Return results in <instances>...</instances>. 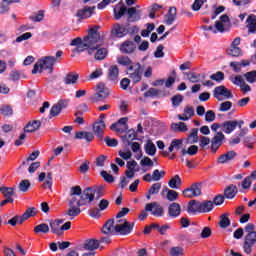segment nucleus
Segmentation results:
<instances>
[{"instance_id":"obj_1","label":"nucleus","mask_w":256,"mask_h":256,"mask_svg":"<svg viewBox=\"0 0 256 256\" xmlns=\"http://www.w3.org/2000/svg\"><path fill=\"white\" fill-rule=\"evenodd\" d=\"M99 26H95L88 31V35L84 38V42L88 45V54L92 55L95 52L96 47H100L102 45L101 36L99 33Z\"/></svg>"},{"instance_id":"obj_2","label":"nucleus","mask_w":256,"mask_h":256,"mask_svg":"<svg viewBox=\"0 0 256 256\" xmlns=\"http://www.w3.org/2000/svg\"><path fill=\"white\" fill-rule=\"evenodd\" d=\"M55 63H57V58H55L54 56H45L37 61V63L34 65L32 73L37 74L43 71L52 73Z\"/></svg>"},{"instance_id":"obj_3","label":"nucleus","mask_w":256,"mask_h":256,"mask_svg":"<svg viewBox=\"0 0 256 256\" xmlns=\"http://www.w3.org/2000/svg\"><path fill=\"white\" fill-rule=\"evenodd\" d=\"M89 196H90V190H84L83 194L80 196L68 197V205L69 206L75 205L78 207L85 206L91 203V199L89 198Z\"/></svg>"},{"instance_id":"obj_4","label":"nucleus","mask_w":256,"mask_h":256,"mask_svg":"<svg viewBox=\"0 0 256 256\" xmlns=\"http://www.w3.org/2000/svg\"><path fill=\"white\" fill-rule=\"evenodd\" d=\"M134 226V222H128L125 219L116 220V234L127 236L132 233Z\"/></svg>"},{"instance_id":"obj_5","label":"nucleus","mask_w":256,"mask_h":256,"mask_svg":"<svg viewBox=\"0 0 256 256\" xmlns=\"http://www.w3.org/2000/svg\"><path fill=\"white\" fill-rule=\"evenodd\" d=\"M128 76L134 83H138L142 79V68L140 63L132 64L128 67Z\"/></svg>"},{"instance_id":"obj_6","label":"nucleus","mask_w":256,"mask_h":256,"mask_svg":"<svg viewBox=\"0 0 256 256\" xmlns=\"http://www.w3.org/2000/svg\"><path fill=\"white\" fill-rule=\"evenodd\" d=\"M256 245V232L247 233L245 242L243 243V252L247 255H251L253 247Z\"/></svg>"},{"instance_id":"obj_7","label":"nucleus","mask_w":256,"mask_h":256,"mask_svg":"<svg viewBox=\"0 0 256 256\" xmlns=\"http://www.w3.org/2000/svg\"><path fill=\"white\" fill-rule=\"evenodd\" d=\"M244 121L243 120H235V121H226L225 123L221 124V130L227 135L232 134L237 127L240 129L243 127Z\"/></svg>"},{"instance_id":"obj_8","label":"nucleus","mask_w":256,"mask_h":256,"mask_svg":"<svg viewBox=\"0 0 256 256\" xmlns=\"http://www.w3.org/2000/svg\"><path fill=\"white\" fill-rule=\"evenodd\" d=\"M214 97L218 101H223L225 99H232L233 94H232L231 90H228L224 85H220L215 88Z\"/></svg>"},{"instance_id":"obj_9","label":"nucleus","mask_w":256,"mask_h":256,"mask_svg":"<svg viewBox=\"0 0 256 256\" xmlns=\"http://www.w3.org/2000/svg\"><path fill=\"white\" fill-rule=\"evenodd\" d=\"M201 194H202V185L199 183L191 185L189 188H186L184 191H182V195H184L186 198H189V199L201 196Z\"/></svg>"},{"instance_id":"obj_10","label":"nucleus","mask_w":256,"mask_h":256,"mask_svg":"<svg viewBox=\"0 0 256 256\" xmlns=\"http://www.w3.org/2000/svg\"><path fill=\"white\" fill-rule=\"evenodd\" d=\"M106 115L104 113L100 114L98 117V120L93 123V132L99 136L102 137L106 128L105 120Z\"/></svg>"},{"instance_id":"obj_11","label":"nucleus","mask_w":256,"mask_h":256,"mask_svg":"<svg viewBox=\"0 0 256 256\" xmlns=\"http://www.w3.org/2000/svg\"><path fill=\"white\" fill-rule=\"evenodd\" d=\"M231 82L235 84L236 86L240 87V91L242 94L246 95L248 92L252 91V88L250 85L246 84L243 76H236L234 78H231Z\"/></svg>"},{"instance_id":"obj_12","label":"nucleus","mask_w":256,"mask_h":256,"mask_svg":"<svg viewBox=\"0 0 256 256\" xmlns=\"http://www.w3.org/2000/svg\"><path fill=\"white\" fill-rule=\"evenodd\" d=\"M126 169L127 170L125 171V175L127 179H133L135 176V173L140 172V166L139 164H137L135 160L128 161L126 164Z\"/></svg>"},{"instance_id":"obj_13","label":"nucleus","mask_w":256,"mask_h":256,"mask_svg":"<svg viewBox=\"0 0 256 256\" xmlns=\"http://www.w3.org/2000/svg\"><path fill=\"white\" fill-rule=\"evenodd\" d=\"M145 208L154 217H162L164 215V209L159 203L153 202L146 204Z\"/></svg>"},{"instance_id":"obj_14","label":"nucleus","mask_w":256,"mask_h":256,"mask_svg":"<svg viewBox=\"0 0 256 256\" xmlns=\"http://www.w3.org/2000/svg\"><path fill=\"white\" fill-rule=\"evenodd\" d=\"M85 191H89L90 195H88V199H90V202L94 201L95 198L99 200L104 196L103 186L88 187L85 189Z\"/></svg>"},{"instance_id":"obj_15","label":"nucleus","mask_w":256,"mask_h":256,"mask_svg":"<svg viewBox=\"0 0 256 256\" xmlns=\"http://www.w3.org/2000/svg\"><path fill=\"white\" fill-rule=\"evenodd\" d=\"M230 25L227 15H222L219 20L215 22V28L218 33H224L228 30Z\"/></svg>"},{"instance_id":"obj_16","label":"nucleus","mask_w":256,"mask_h":256,"mask_svg":"<svg viewBox=\"0 0 256 256\" xmlns=\"http://www.w3.org/2000/svg\"><path fill=\"white\" fill-rule=\"evenodd\" d=\"M109 97V90L104 88V84L97 85V92L91 98L93 102H99Z\"/></svg>"},{"instance_id":"obj_17","label":"nucleus","mask_w":256,"mask_h":256,"mask_svg":"<svg viewBox=\"0 0 256 256\" xmlns=\"http://www.w3.org/2000/svg\"><path fill=\"white\" fill-rule=\"evenodd\" d=\"M225 139V135L223 132H217L214 138L211 140V152L216 153L219 147H221L223 140Z\"/></svg>"},{"instance_id":"obj_18","label":"nucleus","mask_w":256,"mask_h":256,"mask_svg":"<svg viewBox=\"0 0 256 256\" xmlns=\"http://www.w3.org/2000/svg\"><path fill=\"white\" fill-rule=\"evenodd\" d=\"M181 205L178 203H171L168 206V215L172 219L179 218L181 216Z\"/></svg>"},{"instance_id":"obj_19","label":"nucleus","mask_w":256,"mask_h":256,"mask_svg":"<svg viewBox=\"0 0 256 256\" xmlns=\"http://www.w3.org/2000/svg\"><path fill=\"white\" fill-rule=\"evenodd\" d=\"M102 232L106 235H115L117 234L116 222L113 219L108 220L102 229Z\"/></svg>"},{"instance_id":"obj_20","label":"nucleus","mask_w":256,"mask_h":256,"mask_svg":"<svg viewBox=\"0 0 256 256\" xmlns=\"http://www.w3.org/2000/svg\"><path fill=\"white\" fill-rule=\"evenodd\" d=\"M95 13V7H84L83 9L78 10V12L76 13V17H78L79 19H87L93 16V14Z\"/></svg>"},{"instance_id":"obj_21","label":"nucleus","mask_w":256,"mask_h":256,"mask_svg":"<svg viewBox=\"0 0 256 256\" xmlns=\"http://www.w3.org/2000/svg\"><path fill=\"white\" fill-rule=\"evenodd\" d=\"M195 115V110L192 106L186 105L184 113L178 115V119L181 121H188Z\"/></svg>"},{"instance_id":"obj_22","label":"nucleus","mask_w":256,"mask_h":256,"mask_svg":"<svg viewBox=\"0 0 256 256\" xmlns=\"http://www.w3.org/2000/svg\"><path fill=\"white\" fill-rule=\"evenodd\" d=\"M129 31L125 26H121L120 24H115L112 29V35H114L117 38H123L125 35H128Z\"/></svg>"},{"instance_id":"obj_23","label":"nucleus","mask_w":256,"mask_h":256,"mask_svg":"<svg viewBox=\"0 0 256 256\" xmlns=\"http://www.w3.org/2000/svg\"><path fill=\"white\" fill-rule=\"evenodd\" d=\"M246 27L248 29V34L256 33V15L250 14L246 20Z\"/></svg>"},{"instance_id":"obj_24","label":"nucleus","mask_w":256,"mask_h":256,"mask_svg":"<svg viewBox=\"0 0 256 256\" xmlns=\"http://www.w3.org/2000/svg\"><path fill=\"white\" fill-rule=\"evenodd\" d=\"M135 49H136L135 43L130 40L125 41L122 44V46H120V52L126 53V54L134 53Z\"/></svg>"},{"instance_id":"obj_25","label":"nucleus","mask_w":256,"mask_h":256,"mask_svg":"<svg viewBox=\"0 0 256 256\" xmlns=\"http://www.w3.org/2000/svg\"><path fill=\"white\" fill-rule=\"evenodd\" d=\"M168 186L170 189L179 190L182 186V179L179 175L171 177L168 182Z\"/></svg>"},{"instance_id":"obj_26","label":"nucleus","mask_w":256,"mask_h":256,"mask_svg":"<svg viewBox=\"0 0 256 256\" xmlns=\"http://www.w3.org/2000/svg\"><path fill=\"white\" fill-rule=\"evenodd\" d=\"M131 151L135 154V159L140 161L143 157V152L141 149V144L139 142H132Z\"/></svg>"},{"instance_id":"obj_27","label":"nucleus","mask_w":256,"mask_h":256,"mask_svg":"<svg viewBox=\"0 0 256 256\" xmlns=\"http://www.w3.org/2000/svg\"><path fill=\"white\" fill-rule=\"evenodd\" d=\"M63 224V220H55L53 222H50L49 226L50 229H52V232L58 236L62 235V229H61V225Z\"/></svg>"},{"instance_id":"obj_28","label":"nucleus","mask_w":256,"mask_h":256,"mask_svg":"<svg viewBox=\"0 0 256 256\" xmlns=\"http://www.w3.org/2000/svg\"><path fill=\"white\" fill-rule=\"evenodd\" d=\"M188 213L196 214L201 213V202L191 200L188 204Z\"/></svg>"},{"instance_id":"obj_29","label":"nucleus","mask_w":256,"mask_h":256,"mask_svg":"<svg viewBox=\"0 0 256 256\" xmlns=\"http://www.w3.org/2000/svg\"><path fill=\"white\" fill-rule=\"evenodd\" d=\"M236 152L235 151H228L227 153L225 154H222L217 162L220 163V164H224V163H227L229 161H232L235 157H236Z\"/></svg>"},{"instance_id":"obj_30","label":"nucleus","mask_w":256,"mask_h":256,"mask_svg":"<svg viewBox=\"0 0 256 256\" xmlns=\"http://www.w3.org/2000/svg\"><path fill=\"white\" fill-rule=\"evenodd\" d=\"M238 193V189L235 185H229L225 189L224 195L226 199L233 200Z\"/></svg>"},{"instance_id":"obj_31","label":"nucleus","mask_w":256,"mask_h":256,"mask_svg":"<svg viewBox=\"0 0 256 256\" xmlns=\"http://www.w3.org/2000/svg\"><path fill=\"white\" fill-rule=\"evenodd\" d=\"M126 13V7L122 2H119L114 8V17L119 20Z\"/></svg>"},{"instance_id":"obj_32","label":"nucleus","mask_w":256,"mask_h":256,"mask_svg":"<svg viewBox=\"0 0 256 256\" xmlns=\"http://www.w3.org/2000/svg\"><path fill=\"white\" fill-rule=\"evenodd\" d=\"M144 150H145L146 155L155 156L157 148L152 140H147L146 144L144 146Z\"/></svg>"},{"instance_id":"obj_33","label":"nucleus","mask_w":256,"mask_h":256,"mask_svg":"<svg viewBox=\"0 0 256 256\" xmlns=\"http://www.w3.org/2000/svg\"><path fill=\"white\" fill-rule=\"evenodd\" d=\"M107 53H108V51L106 48L96 47V49L92 53V55H94L95 60L102 61L107 56Z\"/></svg>"},{"instance_id":"obj_34","label":"nucleus","mask_w":256,"mask_h":256,"mask_svg":"<svg viewBox=\"0 0 256 256\" xmlns=\"http://www.w3.org/2000/svg\"><path fill=\"white\" fill-rule=\"evenodd\" d=\"M81 206L78 205H69V208L67 210V216L70 219H74L75 217L79 216L81 214Z\"/></svg>"},{"instance_id":"obj_35","label":"nucleus","mask_w":256,"mask_h":256,"mask_svg":"<svg viewBox=\"0 0 256 256\" xmlns=\"http://www.w3.org/2000/svg\"><path fill=\"white\" fill-rule=\"evenodd\" d=\"M127 13H128V20L130 22L138 21L141 18V12L137 11L135 7L128 9Z\"/></svg>"},{"instance_id":"obj_36","label":"nucleus","mask_w":256,"mask_h":256,"mask_svg":"<svg viewBox=\"0 0 256 256\" xmlns=\"http://www.w3.org/2000/svg\"><path fill=\"white\" fill-rule=\"evenodd\" d=\"M99 247H100V243L98 240H94V239L86 240L84 243V249L86 251H94Z\"/></svg>"},{"instance_id":"obj_37","label":"nucleus","mask_w":256,"mask_h":256,"mask_svg":"<svg viewBox=\"0 0 256 256\" xmlns=\"http://www.w3.org/2000/svg\"><path fill=\"white\" fill-rule=\"evenodd\" d=\"M198 142V129H191L189 135L186 138V143L190 145H194Z\"/></svg>"},{"instance_id":"obj_38","label":"nucleus","mask_w":256,"mask_h":256,"mask_svg":"<svg viewBox=\"0 0 256 256\" xmlns=\"http://www.w3.org/2000/svg\"><path fill=\"white\" fill-rule=\"evenodd\" d=\"M162 193H166V199L171 202L176 201L179 198V193L167 187L162 189Z\"/></svg>"},{"instance_id":"obj_39","label":"nucleus","mask_w":256,"mask_h":256,"mask_svg":"<svg viewBox=\"0 0 256 256\" xmlns=\"http://www.w3.org/2000/svg\"><path fill=\"white\" fill-rule=\"evenodd\" d=\"M41 127V122L40 121H33V122H28V124L24 128L25 133H33L37 131Z\"/></svg>"},{"instance_id":"obj_40","label":"nucleus","mask_w":256,"mask_h":256,"mask_svg":"<svg viewBox=\"0 0 256 256\" xmlns=\"http://www.w3.org/2000/svg\"><path fill=\"white\" fill-rule=\"evenodd\" d=\"M14 3H20V0H3V2L0 4V14L9 12V6Z\"/></svg>"},{"instance_id":"obj_41","label":"nucleus","mask_w":256,"mask_h":256,"mask_svg":"<svg viewBox=\"0 0 256 256\" xmlns=\"http://www.w3.org/2000/svg\"><path fill=\"white\" fill-rule=\"evenodd\" d=\"M183 147V140L182 139H175L172 140L170 143V146L168 148L169 153H172L173 151H180Z\"/></svg>"},{"instance_id":"obj_42","label":"nucleus","mask_w":256,"mask_h":256,"mask_svg":"<svg viewBox=\"0 0 256 256\" xmlns=\"http://www.w3.org/2000/svg\"><path fill=\"white\" fill-rule=\"evenodd\" d=\"M140 166L147 167L144 169V172H148L154 167V162L150 157H144L140 160Z\"/></svg>"},{"instance_id":"obj_43","label":"nucleus","mask_w":256,"mask_h":256,"mask_svg":"<svg viewBox=\"0 0 256 256\" xmlns=\"http://www.w3.org/2000/svg\"><path fill=\"white\" fill-rule=\"evenodd\" d=\"M176 19V8L175 7H171L169 9L168 14L165 16V23L166 25H172L173 22Z\"/></svg>"},{"instance_id":"obj_44","label":"nucleus","mask_w":256,"mask_h":256,"mask_svg":"<svg viewBox=\"0 0 256 256\" xmlns=\"http://www.w3.org/2000/svg\"><path fill=\"white\" fill-rule=\"evenodd\" d=\"M108 78L111 81H117V79L119 78V67L110 66L108 70Z\"/></svg>"},{"instance_id":"obj_45","label":"nucleus","mask_w":256,"mask_h":256,"mask_svg":"<svg viewBox=\"0 0 256 256\" xmlns=\"http://www.w3.org/2000/svg\"><path fill=\"white\" fill-rule=\"evenodd\" d=\"M213 208H214V204L212 201L200 202V213L211 212Z\"/></svg>"},{"instance_id":"obj_46","label":"nucleus","mask_w":256,"mask_h":256,"mask_svg":"<svg viewBox=\"0 0 256 256\" xmlns=\"http://www.w3.org/2000/svg\"><path fill=\"white\" fill-rule=\"evenodd\" d=\"M197 153H198V147L196 145H192L188 149L182 148L180 151L181 156H185V155L194 156Z\"/></svg>"},{"instance_id":"obj_47","label":"nucleus","mask_w":256,"mask_h":256,"mask_svg":"<svg viewBox=\"0 0 256 256\" xmlns=\"http://www.w3.org/2000/svg\"><path fill=\"white\" fill-rule=\"evenodd\" d=\"M49 231H50V227L46 223H40L37 226H35V228H34V232L36 234H40V233L48 234Z\"/></svg>"},{"instance_id":"obj_48","label":"nucleus","mask_w":256,"mask_h":256,"mask_svg":"<svg viewBox=\"0 0 256 256\" xmlns=\"http://www.w3.org/2000/svg\"><path fill=\"white\" fill-rule=\"evenodd\" d=\"M37 209L34 207H30L26 210V212L23 213L22 220L20 222H24L25 220L30 219L31 217H34L37 215Z\"/></svg>"},{"instance_id":"obj_49","label":"nucleus","mask_w":256,"mask_h":256,"mask_svg":"<svg viewBox=\"0 0 256 256\" xmlns=\"http://www.w3.org/2000/svg\"><path fill=\"white\" fill-rule=\"evenodd\" d=\"M83 195L81 186H72L69 188V198Z\"/></svg>"},{"instance_id":"obj_50","label":"nucleus","mask_w":256,"mask_h":256,"mask_svg":"<svg viewBox=\"0 0 256 256\" xmlns=\"http://www.w3.org/2000/svg\"><path fill=\"white\" fill-rule=\"evenodd\" d=\"M187 77V80L190 81L191 83H198L201 81V74L194 73V72H189L185 74Z\"/></svg>"},{"instance_id":"obj_51","label":"nucleus","mask_w":256,"mask_h":256,"mask_svg":"<svg viewBox=\"0 0 256 256\" xmlns=\"http://www.w3.org/2000/svg\"><path fill=\"white\" fill-rule=\"evenodd\" d=\"M246 81L250 84L256 83V70H252L243 75Z\"/></svg>"},{"instance_id":"obj_52","label":"nucleus","mask_w":256,"mask_h":256,"mask_svg":"<svg viewBox=\"0 0 256 256\" xmlns=\"http://www.w3.org/2000/svg\"><path fill=\"white\" fill-rule=\"evenodd\" d=\"M79 79V75L76 73H70L65 77V84L70 85V84H75L77 80Z\"/></svg>"},{"instance_id":"obj_53","label":"nucleus","mask_w":256,"mask_h":256,"mask_svg":"<svg viewBox=\"0 0 256 256\" xmlns=\"http://www.w3.org/2000/svg\"><path fill=\"white\" fill-rule=\"evenodd\" d=\"M183 102V95L181 94H177L172 96L171 98V103H172V107L177 108L179 107Z\"/></svg>"},{"instance_id":"obj_54","label":"nucleus","mask_w":256,"mask_h":256,"mask_svg":"<svg viewBox=\"0 0 256 256\" xmlns=\"http://www.w3.org/2000/svg\"><path fill=\"white\" fill-rule=\"evenodd\" d=\"M0 191L2 192L3 196L7 199L12 198V196L14 194L13 187H1Z\"/></svg>"},{"instance_id":"obj_55","label":"nucleus","mask_w":256,"mask_h":256,"mask_svg":"<svg viewBox=\"0 0 256 256\" xmlns=\"http://www.w3.org/2000/svg\"><path fill=\"white\" fill-rule=\"evenodd\" d=\"M227 53L230 56L239 57L242 55V49L239 47H230V48H228Z\"/></svg>"},{"instance_id":"obj_56","label":"nucleus","mask_w":256,"mask_h":256,"mask_svg":"<svg viewBox=\"0 0 256 256\" xmlns=\"http://www.w3.org/2000/svg\"><path fill=\"white\" fill-rule=\"evenodd\" d=\"M30 187H31V183L29 180H22V181H20V183L18 185L19 191H22V192L29 191Z\"/></svg>"},{"instance_id":"obj_57","label":"nucleus","mask_w":256,"mask_h":256,"mask_svg":"<svg viewBox=\"0 0 256 256\" xmlns=\"http://www.w3.org/2000/svg\"><path fill=\"white\" fill-rule=\"evenodd\" d=\"M171 127L178 130L179 132H182V133H185L188 131L186 123H184V122L174 123V124H172Z\"/></svg>"},{"instance_id":"obj_58","label":"nucleus","mask_w":256,"mask_h":256,"mask_svg":"<svg viewBox=\"0 0 256 256\" xmlns=\"http://www.w3.org/2000/svg\"><path fill=\"white\" fill-rule=\"evenodd\" d=\"M117 63L122 66H129L131 65V59L128 56H118Z\"/></svg>"},{"instance_id":"obj_59","label":"nucleus","mask_w":256,"mask_h":256,"mask_svg":"<svg viewBox=\"0 0 256 256\" xmlns=\"http://www.w3.org/2000/svg\"><path fill=\"white\" fill-rule=\"evenodd\" d=\"M256 144V136H249L245 138V145L248 149H253Z\"/></svg>"},{"instance_id":"obj_60","label":"nucleus","mask_w":256,"mask_h":256,"mask_svg":"<svg viewBox=\"0 0 256 256\" xmlns=\"http://www.w3.org/2000/svg\"><path fill=\"white\" fill-rule=\"evenodd\" d=\"M219 225L221 228H226L231 225V221H229L227 214L221 215Z\"/></svg>"},{"instance_id":"obj_61","label":"nucleus","mask_w":256,"mask_h":256,"mask_svg":"<svg viewBox=\"0 0 256 256\" xmlns=\"http://www.w3.org/2000/svg\"><path fill=\"white\" fill-rule=\"evenodd\" d=\"M232 107H233V103L232 102H229V101L222 102L220 104L219 111L227 112L228 110H231Z\"/></svg>"},{"instance_id":"obj_62","label":"nucleus","mask_w":256,"mask_h":256,"mask_svg":"<svg viewBox=\"0 0 256 256\" xmlns=\"http://www.w3.org/2000/svg\"><path fill=\"white\" fill-rule=\"evenodd\" d=\"M0 112L3 116H11L13 113V110L9 105H3L0 108Z\"/></svg>"},{"instance_id":"obj_63","label":"nucleus","mask_w":256,"mask_h":256,"mask_svg":"<svg viewBox=\"0 0 256 256\" xmlns=\"http://www.w3.org/2000/svg\"><path fill=\"white\" fill-rule=\"evenodd\" d=\"M216 119V115H215V112L214 111H207L206 114H205V121L207 123H212L214 122Z\"/></svg>"},{"instance_id":"obj_64","label":"nucleus","mask_w":256,"mask_h":256,"mask_svg":"<svg viewBox=\"0 0 256 256\" xmlns=\"http://www.w3.org/2000/svg\"><path fill=\"white\" fill-rule=\"evenodd\" d=\"M184 254V250L181 247H174L170 249V256H181Z\"/></svg>"}]
</instances>
